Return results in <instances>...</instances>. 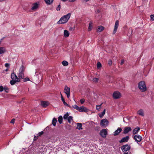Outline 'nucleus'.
Masks as SVG:
<instances>
[{
    "mask_svg": "<svg viewBox=\"0 0 154 154\" xmlns=\"http://www.w3.org/2000/svg\"><path fill=\"white\" fill-rule=\"evenodd\" d=\"M71 16L70 13H68L67 15L62 17L57 22L58 24H63L66 23L70 18Z\"/></svg>",
    "mask_w": 154,
    "mask_h": 154,
    "instance_id": "obj_1",
    "label": "nucleus"
},
{
    "mask_svg": "<svg viewBox=\"0 0 154 154\" xmlns=\"http://www.w3.org/2000/svg\"><path fill=\"white\" fill-rule=\"evenodd\" d=\"M25 67L22 65L20 67L19 70V72L18 74V77L20 80L21 79H23L24 77V72L25 69Z\"/></svg>",
    "mask_w": 154,
    "mask_h": 154,
    "instance_id": "obj_2",
    "label": "nucleus"
},
{
    "mask_svg": "<svg viewBox=\"0 0 154 154\" xmlns=\"http://www.w3.org/2000/svg\"><path fill=\"white\" fill-rule=\"evenodd\" d=\"M138 87L142 92H145L146 90V87L144 82H140L138 84Z\"/></svg>",
    "mask_w": 154,
    "mask_h": 154,
    "instance_id": "obj_3",
    "label": "nucleus"
},
{
    "mask_svg": "<svg viewBox=\"0 0 154 154\" xmlns=\"http://www.w3.org/2000/svg\"><path fill=\"white\" fill-rule=\"evenodd\" d=\"M113 97L115 99L120 98L122 96L121 93L118 91H115L112 95Z\"/></svg>",
    "mask_w": 154,
    "mask_h": 154,
    "instance_id": "obj_4",
    "label": "nucleus"
},
{
    "mask_svg": "<svg viewBox=\"0 0 154 154\" xmlns=\"http://www.w3.org/2000/svg\"><path fill=\"white\" fill-rule=\"evenodd\" d=\"M108 121L106 119H103L101 120L100 125L102 126H107L109 124Z\"/></svg>",
    "mask_w": 154,
    "mask_h": 154,
    "instance_id": "obj_5",
    "label": "nucleus"
},
{
    "mask_svg": "<svg viewBox=\"0 0 154 154\" xmlns=\"http://www.w3.org/2000/svg\"><path fill=\"white\" fill-rule=\"evenodd\" d=\"M133 138L137 143L140 142L142 140V137L139 135H134L133 137Z\"/></svg>",
    "mask_w": 154,
    "mask_h": 154,
    "instance_id": "obj_6",
    "label": "nucleus"
},
{
    "mask_svg": "<svg viewBox=\"0 0 154 154\" xmlns=\"http://www.w3.org/2000/svg\"><path fill=\"white\" fill-rule=\"evenodd\" d=\"M107 134V131L105 129H103L100 131V134L103 138L106 137Z\"/></svg>",
    "mask_w": 154,
    "mask_h": 154,
    "instance_id": "obj_7",
    "label": "nucleus"
},
{
    "mask_svg": "<svg viewBox=\"0 0 154 154\" xmlns=\"http://www.w3.org/2000/svg\"><path fill=\"white\" fill-rule=\"evenodd\" d=\"M64 92L66 94L67 97L69 98L70 95V88L66 86L64 88Z\"/></svg>",
    "mask_w": 154,
    "mask_h": 154,
    "instance_id": "obj_8",
    "label": "nucleus"
},
{
    "mask_svg": "<svg viewBox=\"0 0 154 154\" xmlns=\"http://www.w3.org/2000/svg\"><path fill=\"white\" fill-rule=\"evenodd\" d=\"M130 149V146L128 145L123 146L122 147V149L123 152H126Z\"/></svg>",
    "mask_w": 154,
    "mask_h": 154,
    "instance_id": "obj_9",
    "label": "nucleus"
},
{
    "mask_svg": "<svg viewBox=\"0 0 154 154\" xmlns=\"http://www.w3.org/2000/svg\"><path fill=\"white\" fill-rule=\"evenodd\" d=\"M88 110V109L86 108L83 106L79 107V111L80 112H87Z\"/></svg>",
    "mask_w": 154,
    "mask_h": 154,
    "instance_id": "obj_10",
    "label": "nucleus"
},
{
    "mask_svg": "<svg viewBox=\"0 0 154 154\" xmlns=\"http://www.w3.org/2000/svg\"><path fill=\"white\" fill-rule=\"evenodd\" d=\"M119 26V21L118 20L116 21L115 22V26H114V29L113 31V34H115L117 29V28H118Z\"/></svg>",
    "mask_w": 154,
    "mask_h": 154,
    "instance_id": "obj_11",
    "label": "nucleus"
},
{
    "mask_svg": "<svg viewBox=\"0 0 154 154\" xmlns=\"http://www.w3.org/2000/svg\"><path fill=\"white\" fill-rule=\"evenodd\" d=\"M129 139V136H127L123 137L119 141L120 143L127 142Z\"/></svg>",
    "mask_w": 154,
    "mask_h": 154,
    "instance_id": "obj_12",
    "label": "nucleus"
},
{
    "mask_svg": "<svg viewBox=\"0 0 154 154\" xmlns=\"http://www.w3.org/2000/svg\"><path fill=\"white\" fill-rule=\"evenodd\" d=\"M131 130V128L130 127H125L123 133L125 134H127Z\"/></svg>",
    "mask_w": 154,
    "mask_h": 154,
    "instance_id": "obj_13",
    "label": "nucleus"
},
{
    "mask_svg": "<svg viewBox=\"0 0 154 154\" xmlns=\"http://www.w3.org/2000/svg\"><path fill=\"white\" fill-rule=\"evenodd\" d=\"M122 131V129L121 128H118L117 130L114 132V136L118 135Z\"/></svg>",
    "mask_w": 154,
    "mask_h": 154,
    "instance_id": "obj_14",
    "label": "nucleus"
},
{
    "mask_svg": "<svg viewBox=\"0 0 154 154\" xmlns=\"http://www.w3.org/2000/svg\"><path fill=\"white\" fill-rule=\"evenodd\" d=\"M49 103L48 102L42 101L41 102V105L42 106L44 107H45L48 106Z\"/></svg>",
    "mask_w": 154,
    "mask_h": 154,
    "instance_id": "obj_15",
    "label": "nucleus"
},
{
    "mask_svg": "<svg viewBox=\"0 0 154 154\" xmlns=\"http://www.w3.org/2000/svg\"><path fill=\"white\" fill-rule=\"evenodd\" d=\"M38 4L37 3H34L32 4V7L31 8L32 10H34L38 8Z\"/></svg>",
    "mask_w": 154,
    "mask_h": 154,
    "instance_id": "obj_16",
    "label": "nucleus"
},
{
    "mask_svg": "<svg viewBox=\"0 0 154 154\" xmlns=\"http://www.w3.org/2000/svg\"><path fill=\"white\" fill-rule=\"evenodd\" d=\"M11 78L12 80H16L18 79V77L14 73H12L11 75Z\"/></svg>",
    "mask_w": 154,
    "mask_h": 154,
    "instance_id": "obj_17",
    "label": "nucleus"
},
{
    "mask_svg": "<svg viewBox=\"0 0 154 154\" xmlns=\"http://www.w3.org/2000/svg\"><path fill=\"white\" fill-rule=\"evenodd\" d=\"M20 82V80L17 79L16 80H12L10 81V83L11 85H13L15 84L16 82Z\"/></svg>",
    "mask_w": 154,
    "mask_h": 154,
    "instance_id": "obj_18",
    "label": "nucleus"
},
{
    "mask_svg": "<svg viewBox=\"0 0 154 154\" xmlns=\"http://www.w3.org/2000/svg\"><path fill=\"white\" fill-rule=\"evenodd\" d=\"M140 130V128L139 127L136 128H134L133 131V133L135 134H137Z\"/></svg>",
    "mask_w": 154,
    "mask_h": 154,
    "instance_id": "obj_19",
    "label": "nucleus"
},
{
    "mask_svg": "<svg viewBox=\"0 0 154 154\" xmlns=\"http://www.w3.org/2000/svg\"><path fill=\"white\" fill-rule=\"evenodd\" d=\"M6 51V49L5 47H0V54H4Z\"/></svg>",
    "mask_w": 154,
    "mask_h": 154,
    "instance_id": "obj_20",
    "label": "nucleus"
},
{
    "mask_svg": "<svg viewBox=\"0 0 154 154\" xmlns=\"http://www.w3.org/2000/svg\"><path fill=\"white\" fill-rule=\"evenodd\" d=\"M69 32L67 30H65L64 31V36L65 37L67 38L69 37Z\"/></svg>",
    "mask_w": 154,
    "mask_h": 154,
    "instance_id": "obj_21",
    "label": "nucleus"
},
{
    "mask_svg": "<svg viewBox=\"0 0 154 154\" xmlns=\"http://www.w3.org/2000/svg\"><path fill=\"white\" fill-rule=\"evenodd\" d=\"M137 114L139 115L143 116L144 115L143 110L142 109H140L137 111Z\"/></svg>",
    "mask_w": 154,
    "mask_h": 154,
    "instance_id": "obj_22",
    "label": "nucleus"
},
{
    "mask_svg": "<svg viewBox=\"0 0 154 154\" xmlns=\"http://www.w3.org/2000/svg\"><path fill=\"white\" fill-rule=\"evenodd\" d=\"M104 29V27L103 26H98L97 31L98 32H100Z\"/></svg>",
    "mask_w": 154,
    "mask_h": 154,
    "instance_id": "obj_23",
    "label": "nucleus"
},
{
    "mask_svg": "<svg viewBox=\"0 0 154 154\" xmlns=\"http://www.w3.org/2000/svg\"><path fill=\"white\" fill-rule=\"evenodd\" d=\"M92 22L91 21L89 23V26L88 27V31H90L92 30Z\"/></svg>",
    "mask_w": 154,
    "mask_h": 154,
    "instance_id": "obj_24",
    "label": "nucleus"
},
{
    "mask_svg": "<svg viewBox=\"0 0 154 154\" xmlns=\"http://www.w3.org/2000/svg\"><path fill=\"white\" fill-rule=\"evenodd\" d=\"M77 126L76 127V128L79 130L82 129V125L80 123H77Z\"/></svg>",
    "mask_w": 154,
    "mask_h": 154,
    "instance_id": "obj_25",
    "label": "nucleus"
},
{
    "mask_svg": "<svg viewBox=\"0 0 154 154\" xmlns=\"http://www.w3.org/2000/svg\"><path fill=\"white\" fill-rule=\"evenodd\" d=\"M106 112V109H105L101 113L99 114V116L101 118L105 114Z\"/></svg>",
    "mask_w": 154,
    "mask_h": 154,
    "instance_id": "obj_26",
    "label": "nucleus"
},
{
    "mask_svg": "<svg viewBox=\"0 0 154 154\" xmlns=\"http://www.w3.org/2000/svg\"><path fill=\"white\" fill-rule=\"evenodd\" d=\"M57 122V119L55 118H54L52 120V124L54 126H56V123Z\"/></svg>",
    "mask_w": 154,
    "mask_h": 154,
    "instance_id": "obj_27",
    "label": "nucleus"
},
{
    "mask_svg": "<svg viewBox=\"0 0 154 154\" xmlns=\"http://www.w3.org/2000/svg\"><path fill=\"white\" fill-rule=\"evenodd\" d=\"M58 121L60 124L62 123L63 118L62 116H60L58 118Z\"/></svg>",
    "mask_w": 154,
    "mask_h": 154,
    "instance_id": "obj_28",
    "label": "nucleus"
},
{
    "mask_svg": "<svg viewBox=\"0 0 154 154\" xmlns=\"http://www.w3.org/2000/svg\"><path fill=\"white\" fill-rule=\"evenodd\" d=\"M47 4H50L52 3L53 0H44Z\"/></svg>",
    "mask_w": 154,
    "mask_h": 154,
    "instance_id": "obj_29",
    "label": "nucleus"
},
{
    "mask_svg": "<svg viewBox=\"0 0 154 154\" xmlns=\"http://www.w3.org/2000/svg\"><path fill=\"white\" fill-rule=\"evenodd\" d=\"M62 63L64 66H67L68 65V62L65 60L63 61L62 62Z\"/></svg>",
    "mask_w": 154,
    "mask_h": 154,
    "instance_id": "obj_30",
    "label": "nucleus"
},
{
    "mask_svg": "<svg viewBox=\"0 0 154 154\" xmlns=\"http://www.w3.org/2000/svg\"><path fill=\"white\" fill-rule=\"evenodd\" d=\"M103 103H102L99 105H97L96 106V109L98 110H99L101 108L102 105Z\"/></svg>",
    "mask_w": 154,
    "mask_h": 154,
    "instance_id": "obj_31",
    "label": "nucleus"
},
{
    "mask_svg": "<svg viewBox=\"0 0 154 154\" xmlns=\"http://www.w3.org/2000/svg\"><path fill=\"white\" fill-rule=\"evenodd\" d=\"M72 121V117L71 116H69L68 118V121L69 123H71Z\"/></svg>",
    "mask_w": 154,
    "mask_h": 154,
    "instance_id": "obj_32",
    "label": "nucleus"
},
{
    "mask_svg": "<svg viewBox=\"0 0 154 154\" xmlns=\"http://www.w3.org/2000/svg\"><path fill=\"white\" fill-rule=\"evenodd\" d=\"M62 100L64 105L68 107H70V106L65 102L64 99H62Z\"/></svg>",
    "mask_w": 154,
    "mask_h": 154,
    "instance_id": "obj_33",
    "label": "nucleus"
},
{
    "mask_svg": "<svg viewBox=\"0 0 154 154\" xmlns=\"http://www.w3.org/2000/svg\"><path fill=\"white\" fill-rule=\"evenodd\" d=\"M69 116V113L68 112L66 113L63 116V119H66Z\"/></svg>",
    "mask_w": 154,
    "mask_h": 154,
    "instance_id": "obj_34",
    "label": "nucleus"
},
{
    "mask_svg": "<svg viewBox=\"0 0 154 154\" xmlns=\"http://www.w3.org/2000/svg\"><path fill=\"white\" fill-rule=\"evenodd\" d=\"M101 63L99 62H98L97 63V68L98 69H99L101 67Z\"/></svg>",
    "mask_w": 154,
    "mask_h": 154,
    "instance_id": "obj_35",
    "label": "nucleus"
},
{
    "mask_svg": "<svg viewBox=\"0 0 154 154\" xmlns=\"http://www.w3.org/2000/svg\"><path fill=\"white\" fill-rule=\"evenodd\" d=\"M4 89L6 92L8 93V92L9 89L6 86L4 87Z\"/></svg>",
    "mask_w": 154,
    "mask_h": 154,
    "instance_id": "obj_36",
    "label": "nucleus"
},
{
    "mask_svg": "<svg viewBox=\"0 0 154 154\" xmlns=\"http://www.w3.org/2000/svg\"><path fill=\"white\" fill-rule=\"evenodd\" d=\"M72 107L74 108V109H77V110H79V107H78L76 105H74L73 106H72Z\"/></svg>",
    "mask_w": 154,
    "mask_h": 154,
    "instance_id": "obj_37",
    "label": "nucleus"
},
{
    "mask_svg": "<svg viewBox=\"0 0 154 154\" xmlns=\"http://www.w3.org/2000/svg\"><path fill=\"white\" fill-rule=\"evenodd\" d=\"M44 132L43 131H42L39 133L37 134L38 137L40 136L43 134Z\"/></svg>",
    "mask_w": 154,
    "mask_h": 154,
    "instance_id": "obj_38",
    "label": "nucleus"
},
{
    "mask_svg": "<svg viewBox=\"0 0 154 154\" xmlns=\"http://www.w3.org/2000/svg\"><path fill=\"white\" fill-rule=\"evenodd\" d=\"M150 20L151 21L154 20V15H151L150 16Z\"/></svg>",
    "mask_w": 154,
    "mask_h": 154,
    "instance_id": "obj_39",
    "label": "nucleus"
},
{
    "mask_svg": "<svg viewBox=\"0 0 154 154\" xmlns=\"http://www.w3.org/2000/svg\"><path fill=\"white\" fill-rule=\"evenodd\" d=\"M29 81V79L28 78H26L25 79H23V82H25L26 81Z\"/></svg>",
    "mask_w": 154,
    "mask_h": 154,
    "instance_id": "obj_40",
    "label": "nucleus"
},
{
    "mask_svg": "<svg viewBox=\"0 0 154 154\" xmlns=\"http://www.w3.org/2000/svg\"><path fill=\"white\" fill-rule=\"evenodd\" d=\"M98 80V79L94 78L93 79V81L94 82H97Z\"/></svg>",
    "mask_w": 154,
    "mask_h": 154,
    "instance_id": "obj_41",
    "label": "nucleus"
},
{
    "mask_svg": "<svg viewBox=\"0 0 154 154\" xmlns=\"http://www.w3.org/2000/svg\"><path fill=\"white\" fill-rule=\"evenodd\" d=\"M61 8L60 5H58V7L56 8V10L57 11H59L60 10Z\"/></svg>",
    "mask_w": 154,
    "mask_h": 154,
    "instance_id": "obj_42",
    "label": "nucleus"
},
{
    "mask_svg": "<svg viewBox=\"0 0 154 154\" xmlns=\"http://www.w3.org/2000/svg\"><path fill=\"white\" fill-rule=\"evenodd\" d=\"M85 101V100L84 99H81L80 100V102L81 104H83Z\"/></svg>",
    "mask_w": 154,
    "mask_h": 154,
    "instance_id": "obj_43",
    "label": "nucleus"
},
{
    "mask_svg": "<svg viewBox=\"0 0 154 154\" xmlns=\"http://www.w3.org/2000/svg\"><path fill=\"white\" fill-rule=\"evenodd\" d=\"M112 61L111 60H109L108 61V63L110 66L112 64Z\"/></svg>",
    "mask_w": 154,
    "mask_h": 154,
    "instance_id": "obj_44",
    "label": "nucleus"
},
{
    "mask_svg": "<svg viewBox=\"0 0 154 154\" xmlns=\"http://www.w3.org/2000/svg\"><path fill=\"white\" fill-rule=\"evenodd\" d=\"M4 87L2 86H0V91L2 92L3 91Z\"/></svg>",
    "mask_w": 154,
    "mask_h": 154,
    "instance_id": "obj_45",
    "label": "nucleus"
},
{
    "mask_svg": "<svg viewBox=\"0 0 154 154\" xmlns=\"http://www.w3.org/2000/svg\"><path fill=\"white\" fill-rule=\"evenodd\" d=\"M15 120L14 119H12L11 120V121L10 123H12V124H14L15 122Z\"/></svg>",
    "mask_w": 154,
    "mask_h": 154,
    "instance_id": "obj_46",
    "label": "nucleus"
},
{
    "mask_svg": "<svg viewBox=\"0 0 154 154\" xmlns=\"http://www.w3.org/2000/svg\"><path fill=\"white\" fill-rule=\"evenodd\" d=\"M124 60H121V63H120L121 64V65H122L124 63Z\"/></svg>",
    "mask_w": 154,
    "mask_h": 154,
    "instance_id": "obj_47",
    "label": "nucleus"
},
{
    "mask_svg": "<svg viewBox=\"0 0 154 154\" xmlns=\"http://www.w3.org/2000/svg\"><path fill=\"white\" fill-rule=\"evenodd\" d=\"M5 67H8L9 66V64L8 63L5 64Z\"/></svg>",
    "mask_w": 154,
    "mask_h": 154,
    "instance_id": "obj_48",
    "label": "nucleus"
},
{
    "mask_svg": "<svg viewBox=\"0 0 154 154\" xmlns=\"http://www.w3.org/2000/svg\"><path fill=\"white\" fill-rule=\"evenodd\" d=\"M38 137V136H35L34 137V140H36L37 139Z\"/></svg>",
    "mask_w": 154,
    "mask_h": 154,
    "instance_id": "obj_49",
    "label": "nucleus"
},
{
    "mask_svg": "<svg viewBox=\"0 0 154 154\" xmlns=\"http://www.w3.org/2000/svg\"><path fill=\"white\" fill-rule=\"evenodd\" d=\"M76 0H69V1L70 2H73L76 1Z\"/></svg>",
    "mask_w": 154,
    "mask_h": 154,
    "instance_id": "obj_50",
    "label": "nucleus"
},
{
    "mask_svg": "<svg viewBox=\"0 0 154 154\" xmlns=\"http://www.w3.org/2000/svg\"><path fill=\"white\" fill-rule=\"evenodd\" d=\"M96 12L98 13H99L100 12V11L99 9H97L96 10Z\"/></svg>",
    "mask_w": 154,
    "mask_h": 154,
    "instance_id": "obj_51",
    "label": "nucleus"
},
{
    "mask_svg": "<svg viewBox=\"0 0 154 154\" xmlns=\"http://www.w3.org/2000/svg\"><path fill=\"white\" fill-rule=\"evenodd\" d=\"M60 95H61V100H62V99H64L63 96H62L61 93H60Z\"/></svg>",
    "mask_w": 154,
    "mask_h": 154,
    "instance_id": "obj_52",
    "label": "nucleus"
},
{
    "mask_svg": "<svg viewBox=\"0 0 154 154\" xmlns=\"http://www.w3.org/2000/svg\"><path fill=\"white\" fill-rule=\"evenodd\" d=\"M2 40H3V39H1L0 40V44L1 43L2 41Z\"/></svg>",
    "mask_w": 154,
    "mask_h": 154,
    "instance_id": "obj_53",
    "label": "nucleus"
},
{
    "mask_svg": "<svg viewBox=\"0 0 154 154\" xmlns=\"http://www.w3.org/2000/svg\"><path fill=\"white\" fill-rule=\"evenodd\" d=\"M89 0H85V1L86 2H87L88 1H89Z\"/></svg>",
    "mask_w": 154,
    "mask_h": 154,
    "instance_id": "obj_54",
    "label": "nucleus"
},
{
    "mask_svg": "<svg viewBox=\"0 0 154 154\" xmlns=\"http://www.w3.org/2000/svg\"><path fill=\"white\" fill-rule=\"evenodd\" d=\"M5 71H8V69H6V70H5Z\"/></svg>",
    "mask_w": 154,
    "mask_h": 154,
    "instance_id": "obj_55",
    "label": "nucleus"
},
{
    "mask_svg": "<svg viewBox=\"0 0 154 154\" xmlns=\"http://www.w3.org/2000/svg\"><path fill=\"white\" fill-rule=\"evenodd\" d=\"M128 154V152H126V153H124V154Z\"/></svg>",
    "mask_w": 154,
    "mask_h": 154,
    "instance_id": "obj_56",
    "label": "nucleus"
}]
</instances>
